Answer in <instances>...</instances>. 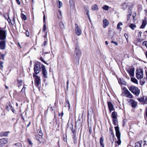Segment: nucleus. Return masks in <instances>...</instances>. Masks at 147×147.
Listing matches in <instances>:
<instances>
[{
	"label": "nucleus",
	"instance_id": "nucleus-59",
	"mask_svg": "<svg viewBox=\"0 0 147 147\" xmlns=\"http://www.w3.org/2000/svg\"><path fill=\"white\" fill-rule=\"evenodd\" d=\"M50 109L51 111H53L54 109V107H50Z\"/></svg>",
	"mask_w": 147,
	"mask_h": 147
},
{
	"label": "nucleus",
	"instance_id": "nucleus-20",
	"mask_svg": "<svg viewBox=\"0 0 147 147\" xmlns=\"http://www.w3.org/2000/svg\"><path fill=\"white\" fill-rule=\"evenodd\" d=\"M117 113L115 111H113L112 113V117L113 119H117Z\"/></svg>",
	"mask_w": 147,
	"mask_h": 147
},
{
	"label": "nucleus",
	"instance_id": "nucleus-4",
	"mask_svg": "<svg viewBox=\"0 0 147 147\" xmlns=\"http://www.w3.org/2000/svg\"><path fill=\"white\" fill-rule=\"evenodd\" d=\"M136 76L138 79H141L143 77V70L141 69H138L136 71Z\"/></svg>",
	"mask_w": 147,
	"mask_h": 147
},
{
	"label": "nucleus",
	"instance_id": "nucleus-32",
	"mask_svg": "<svg viewBox=\"0 0 147 147\" xmlns=\"http://www.w3.org/2000/svg\"><path fill=\"white\" fill-rule=\"evenodd\" d=\"M59 26H60L61 28V29H63L64 28V24L62 22H61L60 23Z\"/></svg>",
	"mask_w": 147,
	"mask_h": 147
},
{
	"label": "nucleus",
	"instance_id": "nucleus-62",
	"mask_svg": "<svg viewBox=\"0 0 147 147\" xmlns=\"http://www.w3.org/2000/svg\"><path fill=\"white\" fill-rule=\"evenodd\" d=\"M68 84H69V81H67V88H68Z\"/></svg>",
	"mask_w": 147,
	"mask_h": 147
},
{
	"label": "nucleus",
	"instance_id": "nucleus-34",
	"mask_svg": "<svg viewBox=\"0 0 147 147\" xmlns=\"http://www.w3.org/2000/svg\"><path fill=\"white\" fill-rule=\"evenodd\" d=\"M58 17L59 18L61 19V11L60 10L58 11Z\"/></svg>",
	"mask_w": 147,
	"mask_h": 147
},
{
	"label": "nucleus",
	"instance_id": "nucleus-6",
	"mask_svg": "<svg viewBox=\"0 0 147 147\" xmlns=\"http://www.w3.org/2000/svg\"><path fill=\"white\" fill-rule=\"evenodd\" d=\"M123 90L125 94V96L126 97L129 98H133V96L126 88H123Z\"/></svg>",
	"mask_w": 147,
	"mask_h": 147
},
{
	"label": "nucleus",
	"instance_id": "nucleus-63",
	"mask_svg": "<svg viewBox=\"0 0 147 147\" xmlns=\"http://www.w3.org/2000/svg\"><path fill=\"white\" fill-rule=\"evenodd\" d=\"M147 145V144L146 143H144L143 145V146L144 147H145V146H146Z\"/></svg>",
	"mask_w": 147,
	"mask_h": 147
},
{
	"label": "nucleus",
	"instance_id": "nucleus-55",
	"mask_svg": "<svg viewBox=\"0 0 147 147\" xmlns=\"http://www.w3.org/2000/svg\"><path fill=\"white\" fill-rule=\"evenodd\" d=\"M63 114V112L61 113H59V116L61 117L62 116Z\"/></svg>",
	"mask_w": 147,
	"mask_h": 147
},
{
	"label": "nucleus",
	"instance_id": "nucleus-18",
	"mask_svg": "<svg viewBox=\"0 0 147 147\" xmlns=\"http://www.w3.org/2000/svg\"><path fill=\"white\" fill-rule=\"evenodd\" d=\"M6 109H7L8 111L11 110L13 111V112H14L13 108L11 105L10 103L8 104L7 105Z\"/></svg>",
	"mask_w": 147,
	"mask_h": 147
},
{
	"label": "nucleus",
	"instance_id": "nucleus-16",
	"mask_svg": "<svg viewBox=\"0 0 147 147\" xmlns=\"http://www.w3.org/2000/svg\"><path fill=\"white\" fill-rule=\"evenodd\" d=\"M69 3L70 7L74 9L75 7V3L74 0H69Z\"/></svg>",
	"mask_w": 147,
	"mask_h": 147
},
{
	"label": "nucleus",
	"instance_id": "nucleus-50",
	"mask_svg": "<svg viewBox=\"0 0 147 147\" xmlns=\"http://www.w3.org/2000/svg\"><path fill=\"white\" fill-rule=\"evenodd\" d=\"M26 88V87H25L24 86L23 88L21 90V91L22 92H24L25 91V89Z\"/></svg>",
	"mask_w": 147,
	"mask_h": 147
},
{
	"label": "nucleus",
	"instance_id": "nucleus-12",
	"mask_svg": "<svg viewBox=\"0 0 147 147\" xmlns=\"http://www.w3.org/2000/svg\"><path fill=\"white\" fill-rule=\"evenodd\" d=\"M127 71L130 76L133 77L134 76V69L132 67L129 69H128Z\"/></svg>",
	"mask_w": 147,
	"mask_h": 147
},
{
	"label": "nucleus",
	"instance_id": "nucleus-5",
	"mask_svg": "<svg viewBox=\"0 0 147 147\" xmlns=\"http://www.w3.org/2000/svg\"><path fill=\"white\" fill-rule=\"evenodd\" d=\"M33 77L35 78V83L36 86H38L40 84V76H38L36 75V74H33Z\"/></svg>",
	"mask_w": 147,
	"mask_h": 147
},
{
	"label": "nucleus",
	"instance_id": "nucleus-19",
	"mask_svg": "<svg viewBox=\"0 0 147 147\" xmlns=\"http://www.w3.org/2000/svg\"><path fill=\"white\" fill-rule=\"evenodd\" d=\"M10 133L9 131H7L5 132H1V136H4L7 137L8 136L9 134Z\"/></svg>",
	"mask_w": 147,
	"mask_h": 147
},
{
	"label": "nucleus",
	"instance_id": "nucleus-31",
	"mask_svg": "<svg viewBox=\"0 0 147 147\" xmlns=\"http://www.w3.org/2000/svg\"><path fill=\"white\" fill-rule=\"evenodd\" d=\"M18 83L19 84L18 87L20 88L22 85V81L21 80H18Z\"/></svg>",
	"mask_w": 147,
	"mask_h": 147
},
{
	"label": "nucleus",
	"instance_id": "nucleus-1",
	"mask_svg": "<svg viewBox=\"0 0 147 147\" xmlns=\"http://www.w3.org/2000/svg\"><path fill=\"white\" fill-rule=\"evenodd\" d=\"M81 55V52L79 46H76L75 51L74 57L76 61H79Z\"/></svg>",
	"mask_w": 147,
	"mask_h": 147
},
{
	"label": "nucleus",
	"instance_id": "nucleus-38",
	"mask_svg": "<svg viewBox=\"0 0 147 147\" xmlns=\"http://www.w3.org/2000/svg\"><path fill=\"white\" fill-rule=\"evenodd\" d=\"M117 119H113V123L115 125H117Z\"/></svg>",
	"mask_w": 147,
	"mask_h": 147
},
{
	"label": "nucleus",
	"instance_id": "nucleus-53",
	"mask_svg": "<svg viewBox=\"0 0 147 147\" xmlns=\"http://www.w3.org/2000/svg\"><path fill=\"white\" fill-rule=\"evenodd\" d=\"M40 59L42 62H44V63H45V64H47V63L45 62V61L44 60V59L42 58H40Z\"/></svg>",
	"mask_w": 147,
	"mask_h": 147
},
{
	"label": "nucleus",
	"instance_id": "nucleus-23",
	"mask_svg": "<svg viewBox=\"0 0 147 147\" xmlns=\"http://www.w3.org/2000/svg\"><path fill=\"white\" fill-rule=\"evenodd\" d=\"M131 81L137 84H138V82L137 80L134 78H131Z\"/></svg>",
	"mask_w": 147,
	"mask_h": 147
},
{
	"label": "nucleus",
	"instance_id": "nucleus-47",
	"mask_svg": "<svg viewBox=\"0 0 147 147\" xmlns=\"http://www.w3.org/2000/svg\"><path fill=\"white\" fill-rule=\"evenodd\" d=\"M111 43H113L114 44L116 45H118V43L117 42H114L113 41H112L111 42Z\"/></svg>",
	"mask_w": 147,
	"mask_h": 147
},
{
	"label": "nucleus",
	"instance_id": "nucleus-39",
	"mask_svg": "<svg viewBox=\"0 0 147 147\" xmlns=\"http://www.w3.org/2000/svg\"><path fill=\"white\" fill-rule=\"evenodd\" d=\"M14 145L17 146L18 147H21L22 146L21 144L20 143H16Z\"/></svg>",
	"mask_w": 147,
	"mask_h": 147
},
{
	"label": "nucleus",
	"instance_id": "nucleus-24",
	"mask_svg": "<svg viewBox=\"0 0 147 147\" xmlns=\"http://www.w3.org/2000/svg\"><path fill=\"white\" fill-rule=\"evenodd\" d=\"M138 101L140 102L143 103H145V97H143L141 98H140L138 99Z\"/></svg>",
	"mask_w": 147,
	"mask_h": 147
},
{
	"label": "nucleus",
	"instance_id": "nucleus-48",
	"mask_svg": "<svg viewBox=\"0 0 147 147\" xmlns=\"http://www.w3.org/2000/svg\"><path fill=\"white\" fill-rule=\"evenodd\" d=\"M66 104L68 105V107L69 109L70 107V105L69 103V102L68 101H66Z\"/></svg>",
	"mask_w": 147,
	"mask_h": 147
},
{
	"label": "nucleus",
	"instance_id": "nucleus-58",
	"mask_svg": "<svg viewBox=\"0 0 147 147\" xmlns=\"http://www.w3.org/2000/svg\"><path fill=\"white\" fill-rule=\"evenodd\" d=\"M145 113H146V116L147 117V107H146V109L145 111Z\"/></svg>",
	"mask_w": 147,
	"mask_h": 147
},
{
	"label": "nucleus",
	"instance_id": "nucleus-21",
	"mask_svg": "<svg viewBox=\"0 0 147 147\" xmlns=\"http://www.w3.org/2000/svg\"><path fill=\"white\" fill-rule=\"evenodd\" d=\"M104 141V138L102 137H101L100 139V145L102 146V147H104V145L103 143Z\"/></svg>",
	"mask_w": 147,
	"mask_h": 147
},
{
	"label": "nucleus",
	"instance_id": "nucleus-13",
	"mask_svg": "<svg viewBox=\"0 0 147 147\" xmlns=\"http://www.w3.org/2000/svg\"><path fill=\"white\" fill-rule=\"evenodd\" d=\"M108 105L109 110L110 112H111V111L114 110V109L113 107V106L111 102H108Z\"/></svg>",
	"mask_w": 147,
	"mask_h": 147
},
{
	"label": "nucleus",
	"instance_id": "nucleus-30",
	"mask_svg": "<svg viewBox=\"0 0 147 147\" xmlns=\"http://www.w3.org/2000/svg\"><path fill=\"white\" fill-rule=\"evenodd\" d=\"M21 17L22 20H26L27 19V18L26 15H24L23 14L21 13Z\"/></svg>",
	"mask_w": 147,
	"mask_h": 147
},
{
	"label": "nucleus",
	"instance_id": "nucleus-25",
	"mask_svg": "<svg viewBox=\"0 0 147 147\" xmlns=\"http://www.w3.org/2000/svg\"><path fill=\"white\" fill-rule=\"evenodd\" d=\"M129 26L133 30H134L136 28V25L133 24H131Z\"/></svg>",
	"mask_w": 147,
	"mask_h": 147
},
{
	"label": "nucleus",
	"instance_id": "nucleus-64",
	"mask_svg": "<svg viewBox=\"0 0 147 147\" xmlns=\"http://www.w3.org/2000/svg\"><path fill=\"white\" fill-rule=\"evenodd\" d=\"M30 123H31V122H30L29 124L27 125V127H28L30 125Z\"/></svg>",
	"mask_w": 147,
	"mask_h": 147
},
{
	"label": "nucleus",
	"instance_id": "nucleus-51",
	"mask_svg": "<svg viewBox=\"0 0 147 147\" xmlns=\"http://www.w3.org/2000/svg\"><path fill=\"white\" fill-rule=\"evenodd\" d=\"M124 36L125 37V38H126L127 40V39L128 38L127 35L126 34H125Z\"/></svg>",
	"mask_w": 147,
	"mask_h": 147
},
{
	"label": "nucleus",
	"instance_id": "nucleus-11",
	"mask_svg": "<svg viewBox=\"0 0 147 147\" xmlns=\"http://www.w3.org/2000/svg\"><path fill=\"white\" fill-rule=\"evenodd\" d=\"M41 68L42 71V75L45 78H47V72L46 69L45 67V66H44V65H42Z\"/></svg>",
	"mask_w": 147,
	"mask_h": 147
},
{
	"label": "nucleus",
	"instance_id": "nucleus-54",
	"mask_svg": "<svg viewBox=\"0 0 147 147\" xmlns=\"http://www.w3.org/2000/svg\"><path fill=\"white\" fill-rule=\"evenodd\" d=\"M16 1L17 3L19 5H20V2L19 0H16Z\"/></svg>",
	"mask_w": 147,
	"mask_h": 147
},
{
	"label": "nucleus",
	"instance_id": "nucleus-42",
	"mask_svg": "<svg viewBox=\"0 0 147 147\" xmlns=\"http://www.w3.org/2000/svg\"><path fill=\"white\" fill-rule=\"evenodd\" d=\"M43 13H44V12H43ZM43 19V22H44V23H46V17H45V14H44Z\"/></svg>",
	"mask_w": 147,
	"mask_h": 147
},
{
	"label": "nucleus",
	"instance_id": "nucleus-17",
	"mask_svg": "<svg viewBox=\"0 0 147 147\" xmlns=\"http://www.w3.org/2000/svg\"><path fill=\"white\" fill-rule=\"evenodd\" d=\"M103 27L104 28H106L109 24V22L106 20L105 19L103 20Z\"/></svg>",
	"mask_w": 147,
	"mask_h": 147
},
{
	"label": "nucleus",
	"instance_id": "nucleus-35",
	"mask_svg": "<svg viewBox=\"0 0 147 147\" xmlns=\"http://www.w3.org/2000/svg\"><path fill=\"white\" fill-rule=\"evenodd\" d=\"M138 37L139 38H140L141 36V34L142 33V32L139 31H138Z\"/></svg>",
	"mask_w": 147,
	"mask_h": 147
},
{
	"label": "nucleus",
	"instance_id": "nucleus-9",
	"mask_svg": "<svg viewBox=\"0 0 147 147\" xmlns=\"http://www.w3.org/2000/svg\"><path fill=\"white\" fill-rule=\"evenodd\" d=\"M0 41V49L4 50L6 47V41L5 40H1Z\"/></svg>",
	"mask_w": 147,
	"mask_h": 147
},
{
	"label": "nucleus",
	"instance_id": "nucleus-22",
	"mask_svg": "<svg viewBox=\"0 0 147 147\" xmlns=\"http://www.w3.org/2000/svg\"><path fill=\"white\" fill-rule=\"evenodd\" d=\"M36 140H38L40 142H41V140L42 138V136L40 135H37L36 136Z\"/></svg>",
	"mask_w": 147,
	"mask_h": 147
},
{
	"label": "nucleus",
	"instance_id": "nucleus-60",
	"mask_svg": "<svg viewBox=\"0 0 147 147\" xmlns=\"http://www.w3.org/2000/svg\"><path fill=\"white\" fill-rule=\"evenodd\" d=\"M144 97H145V103L147 101V97L146 96H144Z\"/></svg>",
	"mask_w": 147,
	"mask_h": 147
},
{
	"label": "nucleus",
	"instance_id": "nucleus-36",
	"mask_svg": "<svg viewBox=\"0 0 147 147\" xmlns=\"http://www.w3.org/2000/svg\"><path fill=\"white\" fill-rule=\"evenodd\" d=\"M123 25L122 23L121 22H119L117 25V28L118 29H120V26H122Z\"/></svg>",
	"mask_w": 147,
	"mask_h": 147
},
{
	"label": "nucleus",
	"instance_id": "nucleus-46",
	"mask_svg": "<svg viewBox=\"0 0 147 147\" xmlns=\"http://www.w3.org/2000/svg\"><path fill=\"white\" fill-rule=\"evenodd\" d=\"M26 34L27 36L29 37V34L28 30L26 31Z\"/></svg>",
	"mask_w": 147,
	"mask_h": 147
},
{
	"label": "nucleus",
	"instance_id": "nucleus-2",
	"mask_svg": "<svg viewBox=\"0 0 147 147\" xmlns=\"http://www.w3.org/2000/svg\"><path fill=\"white\" fill-rule=\"evenodd\" d=\"M129 90L136 96H138L140 92L139 89L134 86H132L129 87Z\"/></svg>",
	"mask_w": 147,
	"mask_h": 147
},
{
	"label": "nucleus",
	"instance_id": "nucleus-14",
	"mask_svg": "<svg viewBox=\"0 0 147 147\" xmlns=\"http://www.w3.org/2000/svg\"><path fill=\"white\" fill-rule=\"evenodd\" d=\"M130 103L133 107L135 108L137 106V102L133 99L130 100Z\"/></svg>",
	"mask_w": 147,
	"mask_h": 147
},
{
	"label": "nucleus",
	"instance_id": "nucleus-27",
	"mask_svg": "<svg viewBox=\"0 0 147 147\" xmlns=\"http://www.w3.org/2000/svg\"><path fill=\"white\" fill-rule=\"evenodd\" d=\"M57 2V5L58 6V7L59 8H60L62 6L63 3L59 1H58Z\"/></svg>",
	"mask_w": 147,
	"mask_h": 147
},
{
	"label": "nucleus",
	"instance_id": "nucleus-33",
	"mask_svg": "<svg viewBox=\"0 0 147 147\" xmlns=\"http://www.w3.org/2000/svg\"><path fill=\"white\" fill-rule=\"evenodd\" d=\"M128 12L129 13V14L127 15V20H128L130 17L131 16V10H130Z\"/></svg>",
	"mask_w": 147,
	"mask_h": 147
},
{
	"label": "nucleus",
	"instance_id": "nucleus-52",
	"mask_svg": "<svg viewBox=\"0 0 147 147\" xmlns=\"http://www.w3.org/2000/svg\"><path fill=\"white\" fill-rule=\"evenodd\" d=\"M47 42L46 41H45L44 42V43L42 45V46H45L47 44Z\"/></svg>",
	"mask_w": 147,
	"mask_h": 147
},
{
	"label": "nucleus",
	"instance_id": "nucleus-26",
	"mask_svg": "<svg viewBox=\"0 0 147 147\" xmlns=\"http://www.w3.org/2000/svg\"><path fill=\"white\" fill-rule=\"evenodd\" d=\"M108 36L109 38H112L113 36V33L111 31H110L108 32Z\"/></svg>",
	"mask_w": 147,
	"mask_h": 147
},
{
	"label": "nucleus",
	"instance_id": "nucleus-40",
	"mask_svg": "<svg viewBox=\"0 0 147 147\" xmlns=\"http://www.w3.org/2000/svg\"><path fill=\"white\" fill-rule=\"evenodd\" d=\"M103 9L105 10H107L108 9L109 7L107 5H105L104 7H103Z\"/></svg>",
	"mask_w": 147,
	"mask_h": 147
},
{
	"label": "nucleus",
	"instance_id": "nucleus-37",
	"mask_svg": "<svg viewBox=\"0 0 147 147\" xmlns=\"http://www.w3.org/2000/svg\"><path fill=\"white\" fill-rule=\"evenodd\" d=\"M46 23H44L42 28V31H45L47 30V27L46 25Z\"/></svg>",
	"mask_w": 147,
	"mask_h": 147
},
{
	"label": "nucleus",
	"instance_id": "nucleus-56",
	"mask_svg": "<svg viewBox=\"0 0 147 147\" xmlns=\"http://www.w3.org/2000/svg\"><path fill=\"white\" fill-rule=\"evenodd\" d=\"M71 130L72 132H73V133L74 135L75 133V131L74 129L73 128L71 129Z\"/></svg>",
	"mask_w": 147,
	"mask_h": 147
},
{
	"label": "nucleus",
	"instance_id": "nucleus-43",
	"mask_svg": "<svg viewBox=\"0 0 147 147\" xmlns=\"http://www.w3.org/2000/svg\"><path fill=\"white\" fill-rule=\"evenodd\" d=\"M84 9L85 10H89V7H88V6L86 5H84Z\"/></svg>",
	"mask_w": 147,
	"mask_h": 147
},
{
	"label": "nucleus",
	"instance_id": "nucleus-15",
	"mask_svg": "<svg viewBox=\"0 0 147 147\" xmlns=\"http://www.w3.org/2000/svg\"><path fill=\"white\" fill-rule=\"evenodd\" d=\"M147 24V22L146 19H144L142 21V24L140 27V28L143 29L145 28Z\"/></svg>",
	"mask_w": 147,
	"mask_h": 147
},
{
	"label": "nucleus",
	"instance_id": "nucleus-8",
	"mask_svg": "<svg viewBox=\"0 0 147 147\" xmlns=\"http://www.w3.org/2000/svg\"><path fill=\"white\" fill-rule=\"evenodd\" d=\"M75 32L78 36L80 35L82 32L80 28L77 24H75Z\"/></svg>",
	"mask_w": 147,
	"mask_h": 147
},
{
	"label": "nucleus",
	"instance_id": "nucleus-41",
	"mask_svg": "<svg viewBox=\"0 0 147 147\" xmlns=\"http://www.w3.org/2000/svg\"><path fill=\"white\" fill-rule=\"evenodd\" d=\"M140 83L141 85H143L145 83V81L144 80H141L140 81Z\"/></svg>",
	"mask_w": 147,
	"mask_h": 147
},
{
	"label": "nucleus",
	"instance_id": "nucleus-10",
	"mask_svg": "<svg viewBox=\"0 0 147 147\" xmlns=\"http://www.w3.org/2000/svg\"><path fill=\"white\" fill-rule=\"evenodd\" d=\"M8 141V139L3 138L0 139V146H3Z\"/></svg>",
	"mask_w": 147,
	"mask_h": 147
},
{
	"label": "nucleus",
	"instance_id": "nucleus-44",
	"mask_svg": "<svg viewBox=\"0 0 147 147\" xmlns=\"http://www.w3.org/2000/svg\"><path fill=\"white\" fill-rule=\"evenodd\" d=\"M89 10H85V12H86V14L87 15L89 18H90V15L89 14Z\"/></svg>",
	"mask_w": 147,
	"mask_h": 147
},
{
	"label": "nucleus",
	"instance_id": "nucleus-57",
	"mask_svg": "<svg viewBox=\"0 0 147 147\" xmlns=\"http://www.w3.org/2000/svg\"><path fill=\"white\" fill-rule=\"evenodd\" d=\"M28 142L30 144H32V143L31 141L29 139L28 140Z\"/></svg>",
	"mask_w": 147,
	"mask_h": 147
},
{
	"label": "nucleus",
	"instance_id": "nucleus-45",
	"mask_svg": "<svg viewBox=\"0 0 147 147\" xmlns=\"http://www.w3.org/2000/svg\"><path fill=\"white\" fill-rule=\"evenodd\" d=\"M3 62H0V68H3Z\"/></svg>",
	"mask_w": 147,
	"mask_h": 147
},
{
	"label": "nucleus",
	"instance_id": "nucleus-28",
	"mask_svg": "<svg viewBox=\"0 0 147 147\" xmlns=\"http://www.w3.org/2000/svg\"><path fill=\"white\" fill-rule=\"evenodd\" d=\"M142 141H141V143L137 142L135 144V147H141V144H142Z\"/></svg>",
	"mask_w": 147,
	"mask_h": 147
},
{
	"label": "nucleus",
	"instance_id": "nucleus-29",
	"mask_svg": "<svg viewBox=\"0 0 147 147\" xmlns=\"http://www.w3.org/2000/svg\"><path fill=\"white\" fill-rule=\"evenodd\" d=\"M92 9L93 10H98V7L96 5H94L92 6Z\"/></svg>",
	"mask_w": 147,
	"mask_h": 147
},
{
	"label": "nucleus",
	"instance_id": "nucleus-7",
	"mask_svg": "<svg viewBox=\"0 0 147 147\" xmlns=\"http://www.w3.org/2000/svg\"><path fill=\"white\" fill-rule=\"evenodd\" d=\"M40 67V65L38 63H35L34 68V70L35 73L34 74L36 75L39 73Z\"/></svg>",
	"mask_w": 147,
	"mask_h": 147
},
{
	"label": "nucleus",
	"instance_id": "nucleus-49",
	"mask_svg": "<svg viewBox=\"0 0 147 147\" xmlns=\"http://www.w3.org/2000/svg\"><path fill=\"white\" fill-rule=\"evenodd\" d=\"M143 44H144L145 46L147 48V41H144L143 42Z\"/></svg>",
	"mask_w": 147,
	"mask_h": 147
},
{
	"label": "nucleus",
	"instance_id": "nucleus-3",
	"mask_svg": "<svg viewBox=\"0 0 147 147\" xmlns=\"http://www.w3.org/2000/svg\"><path fill=\"white\" fill-rule=\"evenodd\" d=\"M115 130L116 131V134L118 141H116L115 142L117 143L119 145H120L121 143V140L120 139L121 134L119 131V128L118 126L115 127Z\"/></svg>",
	"mask_w": 147,
	"mask_h": 147
},
{
	"label": "nucleus",
	"instance_id": "nucleus-61",
	"mask_svg": "<svg viewBox=\"0 0 147 147\" xmlns=\"http://www.w3.org/2000/svg\"><path fill=\"white\" fill-rule=\"evenodd\" d=\"M73 140H76V137H75V136H74L73 138Z\"/></svg>",
	"mask_w": 147,
	"mask_h": 147
}]
</instances>
